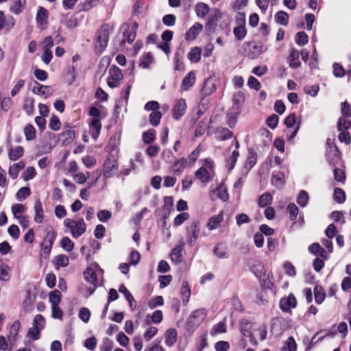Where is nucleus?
I'll return each mask as SVG.
<instances>
[{
	"label": "nucleus",
	"instance_id": "774afa93",
	"mask_svg": "<svg viewBox=\"0 0 351 351\" xmlns=\"http://www.w3.org/2000/svg\"><path fill=\"white\" fill-rule=\"evenodd\" d=\"M24 211L25 206L23 204H16L12 207V214L16 218L21 217Z\"/></svg>",
	"mask_w": 351,
	"mask_h": 351
},
{
	"label": "nucleus",
	"instance_id": "393cba45",
	"mask_svg": "<svg viewBox=\"0 0 351 351\" xmlns=\"http://www.w3.org/2000/svg\"><path fill=\"white\" fill-rule=\"evenodd\" d=\"M34 84L35 86L32 88V92L35 94L44 96L45 97H47L49 95V87L47 86L42 85L36 81H34Z\"/></svg>",
	"mask_w": 351,
	"mask_h": 351
},
{
	"label": "nucleus",
	"instance_id": "e433bc0d",
	"mask_svg": "<svg viewBox=\"0 0 351 351\" xmlns=\"http://www.w3.org/2000/svg\"><path fill=\"white\" fill-rule=\"evenodd\" d=\"M226 332V324L224 322H220L213 326L210 330V335L214 336L218 333H224Z\"/></svg>",
	"mask_w": 351,
	"mask_h": 351
},
{
	"label": "nucleus",
	"instance_id": "13d9d810",
	"mask_svg": "<svg viewBox=\"0 0 351 351\" xmlns=\"http://www.w3.org/2000/svg\"><path fill=\"white\" fill-rule=\"evenodd\" d=\"M308 200V196L306 191H301L297 198V203L304 207L307 204Z\"/></svg>",
	"mask_w": 351,
	"mask_h": 351
},
{
	"label": "nucleus",
	"instance_id": "2eb2a0df",
	"mask_svg": "<svg viewBox=\"0 0 351 351\" xmlns=\"http://www.w3.org/2000/svg\"><path fill=\"white\" fill-rule=\"evenodd\" d=\"M34 210L35 213L34 221L40 223H42L44 219V212L43 205L40 199H36L34 202Z\"/></svg>",
	"mask_w": 351,
	"mask_h": 351
},
{
	"label": "nucleus",
	"instance_id": "f8f14e48",
	"mask_svg": "<svg viewBox=\"0 0 351 351\" xmlns=\"http://www.w3.org/2000/svg\"><path fill=\"white\" fill-rule=\"evenodd\" d=\"M196 77L193 71L189 72L182 80L180 89L182 91L189 90L195 83Z\"/></svg>",
	"mask_w": 351,
	"mask_h": 351
},
{
	"label": "nucleus",
	"instance_id": "a878e982",
	"mask_svg": "<svg viewBox=\"0 0 351 351\" xmlns=\"http://www.w3.org/2000/svg\"><path fill=\"white\" fill-rule=\"evenodd\" d=\"M25 167V163L23 161H20L17 163H14L9 169V175L12 179H15L19 171Z\"/></svg>",
	"mask_w": 351,
	"mask_h": 351
},
{
	"label": "nucleus",
	"instance_id": "79ce46f5",
	"mask_svg": "<svg viewBox=\"0 0 351 351\" xmlns=\"http://www.w3.org/2000/svg\"><path fill=\"white\" fill-rule=\"evenodd\" d=\"M10 268L7 264L0 265V279L3 281H8L10 279Z\"/></svg>",
	"mask_w": 351,
	"mask_h": 351
},
{
	"label": "nucleus",
	"instance_id": "cd10ccee",
	"mask_svg": "<svg viewBox=\"0 0 351 351\" xmlns=\"http://www.w3.org/2000/svg\"><path fill=\"white\" fill-rule=\"evenodd\" d=\"M213 253L219 258H227L228 257L226 247L221 243L216 245Z\"/></svg>",
	"mask_w": 351,
	"mask_h": 351
},
{
	"label": "nucleus",
	"instance_id": "9b49d317",
	"mask_svg": "<svg viewBox=\"0 0 351 351\" xmlns=\"http://www.w3.org/2000/svg\"><path fill=\"white\" fill-rule=\"evenodd\" d=\"M101 123L100 119H90L89 121V132L91 136L96 141L100 134Z\"/></svg>",
	"mask_w": 351,
	"mask_h": 351
},
{
	"label": "nucleus",
	"instance_id": "e2e57ef3",
	"mask_svg": "<svg viewBox=\"0 0 351 351\" xmlns=\"http://www.w3.org/2000/svg\"><path fill=\"white\" fill-rule=\"evenodd\" d=\"M61 123L59 118L55 115H53L50 119L49 127L54 130L57 131L60 128Z\"/></svg>",
	"mask_w": 351,
	"mask_h": 351
},
{
	"label": "nucleus",
	"instance_id": "f704fd0d",
	"mask_svg": "<svg viewBox=\"0 0 351 351\" xmlns=\"http://www.w3.org/2000/svg\"><path fill=\"white\" fill-rule=\"evenodd\" d=\"M84 275L87 282L96 287L97 277L95 271L92 269L87 268L84 271Z\"/></svg>",
	"mask_w": 351,
	"mask_h": 351
},
{
	"label": "nucleus",
	"instance_id": "bb28decb",
	"mask_svg": "<svg viewBox=\"0 0 351 351\" xmlns=\"http://www.w3.org/2000/svg\"><path fill=\"white\" fill-rule=\"evenodd\" d=\"M210 8L205 3H199L195 5V12L198 17L204 18L209 12Z\"/></svg>",
	"mask_w": 351,
	"mask_h": 351
},
{
	"label": "nucleus",
	"instance_id": "ddd939ff",
	"mask_svg": "<svg viewBox=\"0 0 351 351\" xmlns=\"http://www.w3.org/2000/svg\"><path fill=\"white\" fill-rule=\"evenodd\" d=\"M186 110V104L185 99H180L178 100L173 108V118L175 119H179L182 116L184 115Z\"/></svg>",
	"mask_w": 351,
	"mask_h": 351
},
{
	"label": "nucleus",
	"instance_id": "3c124183",
	"mask_svg": "<svg viewBox=\"0 0 351 351\" xmlns=\"http://www.w3.org/2000/svg\"><path fill=\"white\" fill-rule=\"evenodd\" d=\"M346 117H340L338 122V130H347L351 125V121Z\"/></svg>",
	"mask_w": 351,
	"mask_h": 351
},
{
	"label": "nucleus",
	"instance_id": "f3484780",
	"mask_svg": "<svg viewBox=\"0 0 351 351\" xmlns=\"http://www.w3.org/2000/svg\"><path fill=\"white\" fill-rule=\"evenodd\" d=\"M52 262L55 268L59 269L60 267H66L69 263V260L66 255L59 254L53 258Z\"/></svg>",
	"mask_w": 351,
	"mask_h": 351
},
{
	"label": "nucleus",
	"instance_id": "aec40b11",
	"mask_svg": "<svg viewBox=\"0 0 351 351\" xmlns=\"http://www.w3.org/2000/svg\"><path fill=\"white\" fill-rule=\"evenodd\" d=\"M184 243H182L180 245L176 247L171 252L170 256L173 262L179 263L181 262L182 252L184 250Z\"/></svg>",
	"mask_w": 351,
	"mask_h": 351
},
{
	"label": "nucleus",
	"instance_id": "5701e85b",
	"mask_svg": "<svg viewBox=\"0 0 351 351\" xmlns=\"http://www.w3.org/2000/svg\"><path fill=\"white\" fill-rule=\"evenodd\" d=\"M299 59V52L295 49H292L289 56V66L292 69H297L300 66Z\"/></svg>",
	"mask_w": 351,
	"mask_h": 351
},
{
	"label": "nucleus",
	"instance_id": "de8ad7c7",
	"mask_svg": "<svg viewBox=\"0 0 351 351\" xmlns=\"http://www.w3.org/2000/svg\"><path fill=\"white\" fill-rule=\"evenodd\" d=\"M162 114L158 110L153 111L149 115L150 123L154 126H157L160 121Z\"/></svg>",
	"mask_w": 351,
	"mask_h": 351
},
{
	"label": "nucleus",
	"instance_id": "0eeeda50",
	"mask_svg": "<svg viewBox=\"0 0 351 351\" xmlns=\"http://www.w3.org/2000/svg\"><path fill=\"white\" fill-rule=\"evenodd\" d=\"M206 317V311L204 308L197 309L191 314L188 318V322L192 326H199Z\"/></svg>",
	"mask_w": 351,
	"mask_h": 351
},
{
	"label": "nucleus",
	"instance_id": "052dcab7",
	"mask_svg": "<svg viewBox=\"0 0 351 351\" xmlns=\"http://www.w3.org/2000/svg\"><path fill=\"white\" fill-rule=\"evenodd\" d=\"M112 217L111 213L108 210H101L97 213V217L100 221L106 222Z\"/></svg>",
	"mask_w": 351,
	"mask_h": 351
},
{
	"label": "nucleus",
	"instance_id": "20e7f679",
	"mask_svg": "<svg viewBox=\"0 0 351 351\" xmlns=\"http://www.w3.org/2000/svg\"><path fill=\"white\" fill-rule=\"evenodd\" d=\"M119 171V165L117 159L112 155L108 156L103 165V176L108 179L114 176Z\"/></svg>",
	"mask_w": 351,
	"mask_h": 351
},
{
	"label": "nucleus",
	"instance_id": "9d476101",
	"mask_svg": "<svg viewBox=\"0 0 351 351\" xmlns=\"http://www.w3.org/2000/svg\"><path fill=\"white\" fill-rule=\"evenodd\" d=\"M187 159L186 158H181L176 159L171 166V171L173 174L180 176L182 173L184 169L187 165Z\"/></svg>",
	"mask_w": 351,
	"mask_h": 351
},
{
	"label": "nucleus",
	"instance_id": "6e6552de",
	"mask_svg": "<svg viewBox=\"0 0 351 351\" xmlns=\"http://www.w3.org/2000/svg\"><path fill=\"white\" fill-rule=\"evenodd\" d=\"M199 233V222L193 221L187 228V234L189 237L188 243L193 246L195 243Z\"/></svg>",
	"mask_w": 351,
	"mask_h": 351
},
{
	"label": "nucleus",
	"instance_id": "864d4df0",
	"mask_svg": "<svg viewBox=\"0 0 351 351\" xmlns=\"http://www.w3.org/2000/svg\"><path fill=\"white\" fill-rule=\"evenodd\" d=\"M233 32L238 40H243L246 36V29L243 25L234 27Z\"/></svg>",
	"mask_w": 351,
	"mask_h": 351
},
{
	"label": "nucleus",
	"instance_id": "39448f33",
	"mask_svg": "<svg viewBox=\"0 0 351 351\" xmlns=\"http://www.w3.org/2000/svg\"><path fill=\"white\" fill-rule=\"evenodd\" d=\"M56 236L57 234L53 230L48 231L47 232L41 244V256H43L46 258L50 254Z\"/></svg>",
	"mask_w": 351,
	"mask_h": 351
},
{
	"label": "nucleus",
	"instance_id": "6ab92c4d",
	"mask_svg": "<svg viewBox=\"0 0 351 351\" xmlns=\"http://www.w3.org/2000/svg\"><path fill=\"white\" fill-rule=\"evenodd\" d=\"M165 344L168 347H171L177 341V332L173 328L168 329L165 334Z\"/></svg>",
	"mask_w": 351,
	"mask_h": 351
},
{
	"label": "nucleus",
	"instance_id": "37998d69",
	"mask_svg": "<svg viewBox=\"0 0 351 351\" xmlns=\"http://www.w3.org/2000/svg\"><path fill=\"white\" fill-rule=\"evenodd\" d=\"M60 246L66 252H71L74 247V243L67 237H64L60 241Z\"/></svg>",
	"mask_w": 351,
	"mask_h": 351
},
{
	"label": "nucleus",
	"instance_id": "c85d7f7f",
	"mask_svg": "<svg viewBox=\"0 0 351 351\" xmlns=\"http://www.w3.org/2000/svg\"><path fill=\"white\" fill-rule=\"evenodd\" d=\"M181 294L183 303L187 304L191 296V289L186 281H184L182 284Z\"/></svg>",
	"mask_w": 351,
	"mask_h": 351
},
{
	"label": "nucleus",
	"instance_id": "4d7b16f0",
	"mask_svg": "<svg viewBox=\"0 0 351 351\" xmlns=\"http://www.w3.org/2000/svg\"><path fill=\"white\" fill-rule=\"evenodd\" d=\"M289 217L291 221H295L299 213V209L295 204H290L287 207Z\"/></svg>",
	"mask_w": 351,
	"mask_h": 351
},
{
	"label": "nucleus",
	"instance_id": "49530a36",
	"mask_svg": "<svg viewBox=\"0 0 351 351\" xmlns=\"http://www.w3.org/2000/svg\"><path fill=\"white\" fill-rule=\"evenodd\" d=\"M49 297L51 306H56L60 301L61 293L58 290H55L49 293Z\"/></svg>",
	"mask_w": 351,
	"mask_h": 351
},
{
	"label": "nucleus",
	"instance_id": "a18cd8bd",
	"mask_svg": "<svg viewBox=\"0 0 351 351\" xmlns=\"http://www.w3.org/2000/svg\"><path fill=\"white\" fill-rule=\"evenodd\" d=\"M308 250L312 254H319L322 257L326 254L325 250L319 244L315 243L310 245Z\"/></svg>",
	"mask_w": 351,
	"mask_h": 351
},
{
	"label": "nucleus",
	"instance_id": "c03bdc74",
	"mask_svg": "<svg viewBox=\"0 0 351 351\" xmlns=\"http://www.w3.org/2000/svg\"><path fill=\"white\" fill-rule=\"evenodd\" d=\"M215 193L218 198L221 200L226 202L228 199L229 195L227 192V189L223 185H219L215 190Z\"/></svg>",
	"mask_w": 351,
	"mask_h": 351
},
{
	"label": "nucleus",
	"instance_id": "bf43d9fd",
	"mask_svg": "<svg viewBox=\"0 0 351 351\" xmlns=\"http://www.w3.org/2000/svg\"><path fill=\"white\" fill-rule=\"evenodd\" d=\"M189 217V215L187 213H182L178 215L174 219V226H179L182 224L185 221H186Z\"/></svg>",
	"mask_w": 351,
	"mask_h": 351
},
{
	"label": "nucleus",
	"instance_id": "680f3d73",
	"mask_svg": "<svg viewBox=\"0 0 351 351\" xmlns=\"http://www.w3.org/2000/svg\"><path fill=\"white\" fill-rule=\"evenodd\" d=\"M31 193L30 189L28 187H22L16 193V198L19 200L25 199Z\"/></svg>",
	"mask_w": 351,
	"mask_h": 351
},
{
	"label": "nucleus",
	"instance_id": "72a5a7b5",
	"mask_svg": "<svg viewBox=\"0 0 351 351\" xmlns=\"http://www.w3.org/2000/svg\"><path fill=\"white\" fill-rule=\"evenodd\" d=\"M64 143L69 144L75 138V131L71 129L66 130L60 134Z\"/></svg>",
	"mask_w": 351,
	"mask_h": 351
},
{
	"label": "nucleus",
	"instance_id": "c9c22d12",
	"mask_svg": "<svg viewBox=\"0 0 351 351\" xmlns=\"http://www.w3.org/2000/svg\"><path fill=\"white\" fill-rule=\"evenodd\" d=\"M289 15L284 11H279L275 15L276 21L282 25H287L288 23Z\"/></svg>",
	"mask_w": 351,
	"mask_h": 351
},
{
	"label": "nucleus",
	"instance_id": "423d86ee",
	"mask_svg": "<svg viewBox=\"0 0 351 351\" xmlns=\"http://www.w3.org/2000/svg\"><path fill=\"white\" fill-rule=\"evenodd\" d=\"M123 78L121 71L117 66H112L109 70L108 85L110 88L119 86L120 80Z\"/></svg>",
	"mask_w": 351,
	"mask_h": 351
},
{
	"label": "nucleus",
	"instance_id": "f03ea898",
	"mask_svg": "<svg viewBox=\"0 0 351 351\" xmlns=\"http://www.w3.org/2000/svg\"><path fill=\"white\" fill-rule=\"evenodd\" d=\"M64 225L70 229L73 237L77 239L82 235L86 230V225L83 219L74 220L72 219H65Z\"/></svg>",
	"mask_w": 351,
	"mask_h": 351
},
{
	"label": "nucleus",
	"instance_id": "a211bd4d",
	"mask_svg": "<svg viewBox=\"0 0 351 351\" xmlns=\"http://www.w3.org/2000/svg\"><path fill=\"white\" fill-rule=\"evenodd\" d=\"M163 319L162 312L160 310H156L152 315H147L145 318V323L149 325L151 322L159 324Z\"/></svg>",
	"mask_w": 351,
	"mask_h": 351
},
{
	"label": "nucleus",
	"instance_id": "7c9ffc66",
	"mask_svg": "<svg viewBox=\"0 0 351 351\" xmlns=\"http://www.w3.org/2000/svg\"><path fill=\"white\" fill-rule=\"evenodd\" d=\"M285 183V175L282 172H278L273 175L271 178V184L277 188H281Z\"/></svg>",
	"mask_w": 351,
	"mask_h": 351
},
{
	"label": "nucleus",
	"instance_id": "0e129e2a",
	"mask_svg": "<svg viewBox=\"0 0 351 351\" xmlns=\"http://www.w3.org/2000/svg\"><path fill=\"white\" fill-rule=\"evenodd\" d=\"M97 340L95 337H91L85 340L84 346L89 350H93L97 346Z\"/></svg>",
	"mask_w": 351,
	"mask_h": 351
},
{
	"label": "nucleus",
	"instance_id": "69168bd1",
	"mask_svg": "<svg viewBox=\"0 0 351 351\" xmlns=\"http://www.w3.org/2000/svg\"><path fill=\"white\" fill-rule=\"evenodd\" d=\"M315 300L317 304H321L325 299V293L321 288L315 287L314 289Z\"/></svg>",
	"mask_w": 351,
	"mask_h": 351
},
{
	"label": "nucleus",
	"instance_id": "603ef678",
	"mask_svg": "<svg viewBox=\"0 0 351 351\" xmlns=\"http://www.w3.org/2000/svg\"><path fill=\"white\" fill-rule=\"evenodd\" d=\"M158 328L155 326L149 327L143 335L145 340L150 341L158 333Z\"/></svg>",
	"mask_w": 351,
	"mask_h": 351
},
{
	"label": "nucleus",
	"instance_id": "f257e3e1",
	"mask_svg": "<svg viewBox=\"0 0 351 351\" xmlns=\"http://www.w3.org/2000/svg\"><path fill=\"white\" fill-rule=\"evenodd\" d=\"M215 164L213 160L206 159L202 166L195 173V176L203 183H207L212 180L214 176Z\"/></svg>",
	"mask_w": 351,
	"mask_h": 351
},
{
	"label": "nucleus",
	"instance_id": "4be33fe9",
	"mask_svg": "<svg viewBox=\"0 0 351 351\" xmlns=\"http://www.w3.org/2000/svg\"><path fill=\"white\" fill-rule=\"evenodd\" d=\"M223 220V215L222 213H219L217 215H214L211 217L207 223V227L210 230H215L217 228L221 222Z\"/></svg>",
	"mask_w": 351,
	"mask_h": 351
},
{
	"label": "nucleus",
	"instance_id": "b1692460",
	"mask_svg": "<svg viewBox=\"0 0 351 351\" xmlns=\"http://www.w3.org/2000/svg\"><path fill=\"white\" fill-rule=\"evenodd\" d=\"M20 326L21 324L18 320L14 321L10 326L9 334L8 335V337L10 341H16Z\"/></svg>",
	"mask_w": 351,
	"mask_h": 351
},
{
	"label": "nucleus",
	"instance_id": "4c0bfd02",
	"mask_svg": "<svg viewBox=\"0 0 351 351\" xmlns=\"http://www.w3.org/2000/svg\"><path fill=\"white\" fill-rule=\"evenodd\" d=\"M156 138V131L153 129H150L148 131L143 133V141L146 144H150L152 143Z\"/></svg>",
	"mask_w": 351,
	"mask_h": 351
},
{
	"label": "nucleus",
	"instance_id": "09e8293b",
	"mask_svg": "<svg viewBox=\"0 0 351 351\" xmlns=\"http://www.w3.org/2000/svg\"><path fill=\"white\" fill-rule=\"evenodd\" d=\"M334 199L336 202L341 204L346 199L344 191L340 188H336L334 191Z\"/></svg>",
	"mask_w": 351,
	"mask_h": 351
},
{
	"label": "nucleus",
	"instance_id": "58836bf2",
	"mask_svg": "<svg viewBox=\"0 0 351 351\" xmlns=\"http://www.w3.org/2000/svg\"><path fill=\"white\" fill-rule=\"evenodd\" d=\"M23 9V5L21 0H14L10 7V10L15 14H20Z\"/></svg>",
	"mask_w": 351,
	"mask_h": 351
},
{
	"label": "nucleus",
	"instance_id": "412c9836",
	"mask_svg": "<svg viewBox=\"0 0 351 351\" xmlns=\"http://www.w3.org/2000/svg\"><path fill=\"white\" fill-rule=\"evenodd\" d=\"M245 101V95L242 91H237L232 95L233 106L235 109L239 110Z\"/></svg>",
	"mask_w": 351,
	"mask_h": 351
},
{
	"label": "nucleus",
	"instance_id": "ea45409f",
	"mask_svg": "<svg viewBox=\"0 0 351 351\" xmlns=\"http://www.w3.org/2000/svg\"><path fill=\"white\" fill-rule=\"evenodd\" d=\"M24 134L27 141H32L36 137V130L32 125L28 124L24 128Z\"/></svg>",
	"mask_w": 351,
	"mask_h": 351
},
{
	"label": "nucleus",
	"instance_id": "338daca9",
	"mask_svg": "<svg viewBox=\"0 0 351 351\" xmlns=\"http://www.w3.org/2000/svg\"><path fill=\"white\" fill-rule=\"evenodd\" d=\"M36 170L33 167H29L23 173L22 177L24 180L32 179L36 176Z\"/></svg>",
	"mask_w": 351,
	"mask_h": 351
},
{
	"label": "nucleus",
	"instance_id": "2f4dec72",
	"mask_svg": "<svg viewBox=\"0 0 351 351\" xmlns=\"http://www.w3.org/2000/svg\"><path fill=\"white\" fill-rule=\"evenodd\" d=\"M23 110L27 115H32L34 111V99L31 97H27L24 100Z\"/></svg>",
	"mask_w": 351,
	"mask_h": 351
},
{
	"label": "nucleus",
	"instance_id": "1a4fd4ad",
	"mask_svg": "<svg viewBox=\"0 0 351 351\" xmlns=\"http://www.w3.org/2000/svg\"><path fill=\"white\" fill-rule=\"evenodd\" d=\"M279 305L282 311H289L296 306L297 301L293 294H289L288 297L282 298L280 300Z\"/></svg>",
	"mask_w": 351,
	"mask_h": 351
},
{
	"label": "nucleus",
	"instance_id": "dca6fc26",
	"mask_svg": "<svg viewBox=\"0 0 351 351\" xmlns=\"http://www.w3.org/2000/svg\"><path fill=\"white\" fill-rule=\"evenodd\" d=\"M215 134V138L218 141H226L230 138L233 135L231 131H230L228 128L223 127L217 128Z\"/></svg>",
	"mask_w": 351,
	"mask_h": 351
},
{
	"label": "nucleus",
	"instance_id": "6e6d98bb",
	"mask_svg": "<svg viewBox=\"0 0 351 351\" xmlns=\"http://www.w3.org/2000/svg\"><path fill=\"white\" fill-rule=\"evenodd\" d=\"M295 42L298 45L303 46L308 43V36L304 32H299L296 34Z\"/></svg>",
	"mask_w": 351,
	"mask_h": 351
},
{
	"label": "nucleus",
	"instance_id": "8fccbe9b",
	"mask_svg": "<svg viewBox=\"0 0 351 351\" xmlns=\"http://www.w3.org/2000/svg\"><path fill=\"white\" fill-rule=\"evenodd\" d=\"M272 200V197L271 194L268 193H263L262 195H261L259 199H258V204L261 207L267 206V205L270 204Z\"/></svg>",
	"mask_w": 351,
	"mask_h": 351
},
{
	"label": "nucleus",
	"instance_id": "c756f323",
	"mask_svg": "<svg viewBox=\"0 0 351 351\" xmlns=\"http://www.w3.org/2000/svg\"><path fill=\"white\" fill-rule=\"evenodd\" d=\"M23 154V148L21 146H17L15 148H10L8 152L9 158L11 160H16L21 157Z\"/></svg>",
	"mask_w": 351,
	"mask_h": 351
},
{
	"label": "nucleus",
	"instance_id": "4468645a",
	"mask_svg": "<svg viewBox=\"0 0 351 351\" xmlns=\"http://www.w3.org/2000/svg\"><path fill=\"white\" fill-rule=\"evenodd\" d=\"M203 26L199 23H195L186 33L185 39L186 40H193L202 31Z\"/></svg>",
	"mask_w": 351,
	"mask_h": 351
},
{
	"label": "nucleus",
	"instance_id": "a19ab883",
	"mask_svg": "<svg viewBox=\"0 0 351 351\" xmlns=\"http://www.w3.org/2000/svg\"><path fill=\"white\" fill-rule=\"evenodd\" d=\"M47 10L43 7H40L36 14L37 22L40 25L44 24L47 19Z\"/></svg>",
	"mask_w": 351,
	"mask_h": 351
},
{
	"label": "nucleus",
	"instance_id": "5fc2aeb1",
	"mask_svg": "<svg viewBox=\"0 0 351 351\" xmlns=\"http://www.w3.org/2000/svg\"><path fill=\"white\" fill-rule=\"evenodd\" d=\"M152 62V54L150 53H147L141 58L140 66L143 68L147 69L149 67Z\"/></svg>",
	"mask_w": 351,
	"mask_h": 351
},
{
	"label": "nucleus",
	"instance_id": "473e14b6",
	"mask_svg": "<svg viewBox=\"0 0 351 351\" xmlns=\"http://www.w3.org/2000/svg\"><path fill=\"white\" fill-rule=\"evenodd\" d=\"M201 52L202 51L199 47H193L188 53V58L193 62H197L200 60Z\"/></svg>",
	"mask_w": 351,
	"mask_h": 351
},
{
	"label": "nucleus",
	"instance_id": "7ed1b4c3",
	"mask_svg": "<svg viewBox=\"0 0 351 351\" xmlns=\"http://www.w3.org/2000/svg\"><path fill=\"white\" fill-rule=\"evenodd\" d=\"M109 39V26L104 24L99 28L97 32V40L95 43V51L101 53L108 45Z\"/></svg>",
	"mask_w": 351,
	"mask_h": 351
}]
</instances>
